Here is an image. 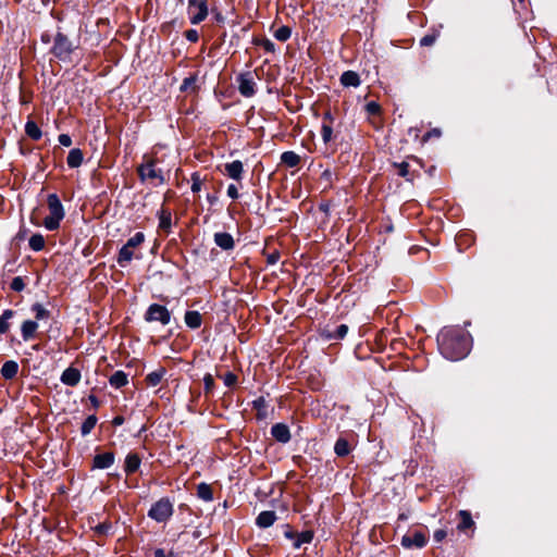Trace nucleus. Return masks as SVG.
<instances>
[{"label": "nucleus", "mask_w": 557, "mask_h": 557, "mask_svg": "<svg viewBox=\"0 0 557 557\" xmlns=\"http://www.w3.org/2000/svg\"><path fill=\"white\" fill-rule=\"evenodd\" d=\"M88 399L95 408L99 407V399L95 395H89Z\"/></svg>", "instance_id": "nucleus-56"}, {"label": "nucleus", "mask_w": 557, "mask_h": 557, "mask_svg": "<svg viewBox=\"0 0 557 557\" xmlns=\"http://www.w3.org/2000/svg\"><path fill=\"white\" fill-rule=\"evenodd\" d=\"M145 242V234L137 232L134 236L128 238L126 244L122 246L117 255V263L125 267L134 258V249L139 247Z\"/></svg>", "instance_id": "nucleus-3"}, {"label": "nucleus", "mask_w": 557, "mask_h": 557, "mask_svg": "<svg viewBox=\"0 0 557 557\" xmlns=\"http://www.w3.org/2000/svg\"><path fill=\"white\" fill-rule=\"evenodd\" d=\"M321 209L326 211L327 210V207L326 206H321Z\"/></svg>", "instance_id": "nucleus-62"}, {"label": "nucleus", "mask_w": 557, "mask_h": 557, "mask_svg": "<svg viewBox=\"0 0 557 557\" xmlns=\"http://www.w3.org/2000/svg\"><path fill=\"white\" fill-rule=\"evenodd\" d=\"M458 515L460 518V522L458 523L459 531H466L474 524L472 516L469 511L460 510Z\"/></svg>", "instance_id": "nucleus-29"}, {"label": "nucleus", "mask_w": 557, "mask_h": 557, "mask_svg": "<svg viewBox=\"0 0 557 557\" xmlns=\"http://www.w3.org/2000/svg\"><path fill=\"white\" fill-rule=\"evenodd\" d=\"M351 446L344 437H339L334 445V453L337 457H346L350 454Z\"/></svg>", "instance_id": "nucleus-25"}, {"label": "nucleus", "mask_w": 557, "mask_h": 557, "mask_svg": "<svg viewBox=\"0 0 557 557\" xmlns=\"http://www.w3.org/2000/svg\"><path fill=\"white\" fill-rule=\"evenodd\" d=\"M58 140H59L60 145H62L64 147H70L72 145V138L67 134H60L58 137Z\"/></svg>", "instance_id": "nucleus-47"}, {"label": "nucleus", "mask_w": 557, "mask_h": 557, "mask_svg": "<svg viewBox=\"0 0 557 557\" xmlns=\"http://www.w3.org/2000/svg\"><path fill=\"white\" fill-rule=\"evenodd\" d=\"M49 215L44 220V225L49 231H55L64 218V209L57 194H50L47 197Z\"/></svg>", "instance_id": "nucleus-2"}, {"label": "nucleus", "mask_w": 557, "mask_h": 557, "mask_svg": "<svg viewBox=\"0 0 557 557\" xmlns=\"http://www.w3.org/2000/svg\"><path fill=\"white\" fill-rule=\"evenodd\" d=\"M146 322H159L162 325H168L171 322V312L165 306L159 304H151L145 312Z\"/></svg>", "instance_id": "nucleus-6"}, {"label": "nucleus", "mask_w": 557, "mask_h": 557, "mask_svg": "<svg viewBox=\"0 0 557 557\" xmlns=\"http://www.w3.org/2000/svg\"><path fill=\"white\" fill-rule=\"evenodd\" d=\"M438 37V33L437 32H433L432 34H428L425 36H423L420 40V45L422 47H430L432 46L436 39Z\"/></svg>", "instance_id": "nucleus-42"}, {"label": "nucleus", "mask_w": 557, "mask_h": 557, "mask_svg": "<svg viewBox=\"0 0 557 557\" xmlns=\"http://www.w3.org/2000/svg\"><path fill=\"white\" fill-rule=\"evenodd\" d=\"M437 346L446 359L460 360L470 351L471 337L459 326H445L437 334Z\"/></svg>", "instance_id": "nucleus-1"}, {"label": "nucleus", "mask_w": 557, "mask_h": 557, "mask_svg": "<svg viewBox=\"0 0 557 557\" xmlns=\"http://www.w3.org/2000/svg\"><path fill=\"white\" fill-rule=\"evenodd\" d=\"M38 329V323L33 320H26L23 322L21 326L22 337L25 342L34 338L36 331Z\"/></svg>", "instance_id": "nucleus-18"}, {"label": "nucleus", "mask_w": 557, "mask_h": 557, "mask_svg": "<svg viewBox=\"0 0 557 557\" xmlns=\"http://www.w3.org/2000/svg\"><path fill=\"white\" fill-rule=\"evenodd\" d=\"M97 423V417L91 414V416H88L83 424H82V428H81V432L83 435H87L91 432V430L95 428Z\"/></svg>", "instance_id": "nucleus-36"}, {"label": "nucleus", "mask_w": 557, "mask_h": 557, "mask_svg": "<svg viewBox=\"0 0 557 557\" xmlns=\"http://www.w3.org/2000/svg\"><path fill=\"white\" fill-rule=\"evenodd\" d=\"M276 519H277V517H276L275 511H273V510L261 511L256 519V524L259 528L265 529V528L271 527L276 521Z\"/></svg>", "instance_id": "nucleus-16"}, {"label": "nucleus", "mask_w": 557, "mask_h": 557, "mask_svg": "<svg viewBox=\"0 0 557 557\" xmlns=\"http://www.w3.org/2000/svg\"><path fill=\"white\" fill-rule=\"evenodd\" d=\"M440 137L441 136V131L438 128H434L432 129L431 132L426 133L423 137V140H428L429 138L431 137Z\"/></svg>", "instance_id": "nucleus-51"}, {"label": "nucleus", "mask_w": 557, "mask_h": 557, "mask_svg": "<svg viewBox=\"0 0 557 557\" xmlns=\"http://www.w3.org/2000/svg\"><path fill=\"white\" fill-rule=\"evenodd\" d=\"M45 238L41 234H34L28 240L29 248L34 251H40L45 248Z\"/></svg>", "instance_id": "nucleus-34"}, {"label": "nucleus", "mask_w": 557, "mask_h": 557, "mask_svg": "<svg viewBox=\"0 0 557 557\" xmlns=\"http://www.w3.org/2000/svg\"><path fill=\"white\" fill-rule=\"evenodd\" d=\"M238 90L242 96L250 98L255 95L256 83L250 72L242 73L238 78Z\"/></svg>", "instance_id": "nucleus-9"}, {"label": "nucleus", "mask_w": 557, "mask_h": 557, "mask_svg": "<svg viewBox=\"0 0 557 557\" xmlns=\"http://www.w3.org/2000/svg\"><path fill=\"white\" fill-rule=\"evenodd\" d=\"M196 82V78L190 76V77H186L184 81H183V84L181 86V90L183 91H186L188 90L191 86H194Z\"/></svg>", "instance_id": "nucleus-48"}, {"label": "nucleus", "mask_w": 557, "mask_h": 557, "mask_svg": "<svg viewBox=\"0 0 557 557\" xmlns=\"http://www.w3.org/2000/svg\"><path fill=\"white\" fill-rule=\"evenodd\" d=\"M109 383L114 388H121L128 383V376L124 371H115L109 379Z\"/></svg>", "instance_id": "nucleus-24"}, {"label": "nucleus", "mask_w": 557, "mask_h": 557, "mask_svg": "<svg viewBox=\"0 0 557 557\" xmlns=\"http://www.w3.org/2000/svg\"><path fill=\"white\" fill-rule=\"evenodd\" d=\"M428 537L421 531H416L411 534H406L401 537V546L405 548H422L426 545Z\"/></svg>", "instance_id": "nucleus-10"}, {"label": "nucleus", "mask_w": 557, "mask_h": 557, "mask_svg": "<svg viewBox=\"0 0 557 557\" xmlns=\"http://www.w3.org/2000/svg\"><path fill=\"white\" fill-rule=\"evenodd\" d=\"M208 200L210 202H214L215 201V197L208 195Z\"/></svg>", "instance_id": "nucleus-61"}, {"label": "nucleus", "mask_w": 557, "mask_h": 557, "mask_svg": "<svg viewBox=\"0 0 557 557\" xmlns=\"http://www.w3.org/2000/svg\"><path fill=\"white\" fill-rule=\"evenodd\" d=\"M25 133L33 140H39L42 136L41 129L34 121H27L25 124Z\"/></svg>", "instance_id": "nucleus-28"}, {"label": "nucleus", "mask_w": 557, "mask_h": 557, "mask_svg": "<svg viewBox=\"0 0 557 557\" xmlns=\"http://www.w3.org/2000/svg\"><path fill=\"white\" fill-rule=\"evenodd\" d=\"M137 173L141 182H149L154 186L161 185L164 182L162 171L156 168L153 160L140 164L137 169Z\"/></svg>", "instance_id": "nucleus-5"}, {"label": "nucleus", "mask_w": 557, "mask_h": 557, "mask_svg": "<svg viewBox=\"0 0 557 557\" xmlns=\"http://www.w3.org/2000/svg\"><path fill=\"white\" fill-rule=\"evenodd\" d=\"M197 496L205 502H211L213 499L212 487L207 483H200L197 486Z\"/></svg>", "instance_id": "nucleus-30"}, {"label": "nucleus", "mask_w": 557, "mask_h": 557, "mask_svg": "<svg viewBox=\"0 0 557 557\" xmlns=\"http://www.w3.org/2000/svg\"><path fill=\"white\" fill-rule=\"evenodd\" d=\"M263 46H264L267 51H273L274 50V45L270 40H265Z\"/></svg>", "instance_id": "nucleus-58"}, {"label": "nucleus", "mask_w": 557, "mask_h": 557, "mask_svg": "<svg viewBox=\"0 0 557 557\" xmlns=\"http://www.w3.org/2000/svg\"><path fill=\"white\" fill-rule=\"evenodd\" d=\"M225 174L235 181H240L244 174V164L239 160L232 161L224 165Z\"/></svg>", "instance_id": "nucleus-12"}, {"label": "nucleus", "mask_w": 557, "mask_h": 557, "mask_svg": "<svg viewBox=\"0 0 557 557\" xmlns=\"http://www.w3.org/2000/svg\"><path fill=\"white\" fill-rule=\"evenodd\" d=\"M227 196L232 199H237L239 197L238 189L234 184L228 185Z\"/></svg>", "instance_id": "nucleus-50"}, {"label": "nucleus", "mask_w": 557, "mask_h": 557, "mask_svg": "<svg viewBox=\"0 0 557 557\" xmlns=\"http://www.w3.org/2000/svg\"><path fill=\"white\" fill-rule=\"evenodd\" d=\"M17 372H18V364L16 361H13V360L5 361L2 364L1 370H0L1 375L5 380H11V379L15 377Z\"/></svg>", "instance_id": "nucleus-21"}, {"label": "nucleus", "mask_w": 557, "mask_h": 557, "mask_svg": "<svg viewBox=\"0 0 557 557\" xmlns=\"http://www.w3.org/2000/svg\"><path fill=\"white\" fill-rule=\"evenodd\" d=\"M11 289L14 292H22L25 288L24 280L21 276H16L12 280Z\"/></svg>", "instance_id": "nucleus-44"}, {"label": "nucleus", "mask_w": 557, "mask_h": 557, "mask_svg": "<svg viewBox=\"0 0 557 557\" xmlns=\"http://www.w3.org/2000/svg\"><path fill=\"white\" fill-rule=\"evenodd\" d=\"M81 372L78 369L69 367L66 368L62 375H61V382L69 386H76L81 381Z\"/></svg>", "instance_id": "nucleus-14"}, {"label": "nucleus", "mask_w": 557, "mask_h": 557, "mask_svg": "<svg viewBox=\"0 0 557 557\" xmlns=\"http://www.w3.org/2000/svg\"><path fill=\"white\" fill-rule=\"evenodd\" d=\"M14 315V311L7 309L0 315V334H4L10 329V319Z\"/></svg>", "instance_id": "nucleus-32"}, {"label": "nucleus", "mask_w": 557, "mask_h": 557, "mask_svg": "<svg viewBox=\"0 0 557 557\" xmlns=\"http://www.w3.org/2000/svg\"><path fill=\"white\" fill-rule=\"evenodd\" d=\"M203 384H205V394L206 395L211 394L215 387V383H214V379H213L212 374L207 373L203 376Z\"/></svg>", "instance_id": "nucleus-40"}, {"label": "nucleus", "mask_w": 557, "mask_h": 557, "mask_svg": "<svg viewBox=\"0 0 557 557\" xmlns=\"http://www.w3.org/2000/svg\"><path fill=\"white\" fill-rule=\"evenodd\" d=\"M165 374H166L165 368L159 367L157 370L150 372L146 376L147 384L150 386H157L162 381V379L164 377Z\"/></svg>", "instance_id": "nucleus-27"}, {"label": "nucleus", "mask_w": 557, "mask_h": 557, "mask_svg": "<svg viewBox=\"0 0 557 557\" xmlns=\"http://www.w3.org/2000/svg\"><path fill=\"white\" fill-rule=\"evenodd\" d=\"M32 311L35 314V319L37 321L48 320L50 318V311L47 310L41 304H34L32 306Z\"/></svg>", "instance_id": "nucleus-33"}, {"label": "nucleus", "mask_w": 557, "mask_h": 557, "mask_svg": "<svg viewBox=\"0 0 557 557\" xmlns=\"http://www.w3.org/2000/svg\"><path fill=\"white\" fill-rule=\"evenodd\" d=\"M172 515L173 505L168 498H161L154 503L148 511V516L157 522H164L170 519Z\"/></svg>", "instance_id": "nucleus-7"}, {"label": "nucleus", "mask_w": 557, "mask_h": 557, "mask_svg": "<svg viewBox=\"0 0 557 557\" xmlns=\"http://www.w3.org/2000/svg\"><path fill=\"white\" fill-rule=\"evenodd\" d=\"M214 243L223 250H231L235 246L233 236L226 232L215 233Z\"/></svg>", "instance_id": "nucleus-15"}, {"label": "nucleus", "mask_w": 557, "mask_h": 557, "mask_svg": "<svg viewBox=\"0 0 557 557\" xmlns=\"http://www.w3.org/2000/svg\"><path fill=\"white\" fill-rule=\"evenodd\" d=\"M83 160H84L83 151L78 148H74V149L70 150L67 158H66V163L71 169H75V168H78L82 165Z\"/></svg>", "instance_id": "nucleus-22"}, {"label": "nucleus", "mask_w": 557, "mask_h": 557, "mask_svg": "<svg viewBox=\"0 0 557 557\" xmlns=\"http://www.w3.org/2000/svg\"><path fill=\"white\" fill-rule=\"evenodd\" d=\"M267 261L269 264H275L278 261V253L274 252L269 255Z\"/></svg>", "instance_id": "nucleus-52"}, {"label": "nucleus", "mask_w": 557, "mask_h": 557, "mask_svg": "<svg viewBox=\"0 0 557 557\" xmlns=\"http://www.w3.org/2000/svg\"><path fill=\"white\" fill-rule=\"evenodd\" d=\"M313 539V532L312 531H304L301 533L296 534V539L293 542L294 548L298 549L302 544L311 543Z\"/></svg>", "instance_id": "nucleus-31"}, {"label": "nucleus", "mask_w": 557, "mask_h": 557, "mask_svg": "<svg viewBox=\"0 0 557 557\" xmlns=\"http://www.w3.org/2000/svg\"><path fill=\"white\" fill-rule=\"evenodd\" d=\"M292 36V29L288 26H281L274 32V37L276 40L285 42Z\"/></svg>", "instance_id": "nucleus-35"}, {"label": "nucleus", "mask_w": 557, "mask_h": 557, "mask_svg": "<svg viewBox=\"0 0 557 557\" xmlns=\"http://www.w3.org/2000/svg\"><path fill=\"white\" fill-rule=\"evenodd\" d=\"M333 121H334V117H333L332 113L330 111H326L323 114V122L333 124Z\"/></svg>", "instance_id": "nucleus-53"}, {"label": "nucleus", "mask_w": 557, "mask_h": 557, "mask_svg": "<svg viewBox=\"0 0 557 557\" xmlns=\"http://www.w3.org/2000/svg\"><path fill=\"white\" fill-rule=\"evenodd\" d=\"M171 226V212L162 209L159 214V227L169 230Z\"/></svg>", "instance_id": "nucleus-37"}, {"label": "nucleus", "mask_w": 557, "mask_h": 557, "mask_svg": "<svg viewBox=\"0 0 557 557\" xmlns=\"http://www.w3.org/2000/svg\"><path fill=\"white\" fill-rule=\"evenodd\" d=\"M447 535V532L444 529H438L434 532L433 539L435 542H442Z\"/></svg>", "instance_id": "nucleus-49"}, {"label": "nucleus", "mask_w": 557, "mask_h": 557, "mask_svg": "<svg viewBox=\"0 0 557 557\" xmlns=\"http://www.w3.org/2000/svg\"><path fill=\"white\" fill-rule=\"evenodd\" d=\"M296 534L293 530H290L289 528H287V530L284 532V535L285 537H287L288 540H292V541H295L296 539Z\"/></svg>", "instance_id": "nucleus-54"}, {"label": "nucleus", "mask_w": 557, "mask_h": 557, "mask_svg": "<svg viewBox=\"0 0 557 557\" xmlns=\"http://www.w3.org/2000/svg\"><path fill=\"white\" fill-rule=\"evenodd\" d=\"M154 557H166V553L162 548H157L154 550Z\"/></svg>", "instance_id": "nucleus-59"}, {"label": "nucleus", "mask_w": 557, "mask_h": 557, "mask_svg": "<svg viewBox=\"0 0 557 557\" xmlns=\"http://www.w3.org/2000/svg\"><path fill=\"white\" fill-rule=\"evenodd\" d=\"M264 403H265L264 398L263 397H259L258 399H256L253 401V407L257 408V409H260L261 407L264 406Z\"/></svg>", "instance_id": "nucleus-55"}, {"label": "nucleus", "mask_w": 557, "mask_h": 557, "mask_svg": "<svg viewBox=\"0 0 557 557\" xmlns=\"http://www.w3.org/2000/svg\"><path fill=\"white\" fill-rule=\"evenodd\" d=\"M332 136H333L332 124L323 122L322 126H321V137H322L323 143L324 144L330 143L332 140Z\"/></svg>", "instance_id": "nucleus-38"}, {"label": "nucleus", "mask_w": 557, "mask_h": 557, "mask_svg": "<svg viewBox=\"0 0 557 557\" xmlns=\"http://www.w3.org/2000/svg\"><path fill=\"white\" fill-rule=\"evenodd\" d=\"M77 48L66 35L57 33L51 52L55 58L62 61L70 60L72 52Z\"/></svg>", "instance_id": "nucleus-4"}, {"label": "nucleus", "mask_w": 557, "mask_h": 557, "mask_svg": "<svg viewBox=\"0 0 557 557\" xmlns=\"http://www.w3.org/2000/svg\"><path fill=\"white\" fill-rule=\"evenodd\" d=\"M185 323L190 329H198L201 326L202 323V317L198 311H186L184 317Z\"/></svg>", "instance_id": "nucleus-23"}, {"label": "nucleus", "mask_w": 557, "mask_h": 557, "mask_svg": "<svg viewBox=\"0 0 557 557\" xmlns=\"http://www.w3.org/2000/svg\"><path fill=\"white\" fill-rule=\"evenodd\" d=\"M185 38L190 41V42H197L198 39H199V35H198V32L196 29H187L185 32Z\"/></svg>", "instance_id": "nucleus-46"}, {"label": "nucleus", "mask_w": 557, "mask_h": 557, "mask_svg": "<svg viewBox=\"0 0 557 557\" xmlns=\"http://www.w3.org/2000/svg\"><path fill=\"white\" fill-rule=\"evenodd\" d=\"M166 557H177V555L171 550L166 554Z\"/></svg>", "instance_id": "nucleus-60"}, {"label": "nucleus", "mask_w": 557, "mask_h": 557, "mask_svg": "<svg viewBox=\"0 0 557 557\" xmlns=\"http://www.w3.org/2000/svg\"><path fill=\"white\" fill-rule=\"evenodd\" d=\"M341 84L345 87H358L361 84V79L358 73L346 71L341 76Z\"/></svg>", "instance_id": "nucleus-19"}, {"label": "nucleus", "mask_w": 557, "mask_h": 557, "mask_svg": "<svg viewBox=\"0 0 557 557\" xmlns=\"http://www.w3.org/2000/svg\"><path fill=\"white\" fill-rule=\"evenodd\" d=\"M124 422V418L121 416L114 417L112 420L113 425H121Z\"/></svg>", "instance_id": "nucleus-57"}, {"label": "nucleus", "mask_w": 557, "mask_h": 557, "mask_svg": "<svg viewBox=\"0 0 557 557\" xmlns=\"http://www.w3.org/2000/svg\"><path fill=\"white\" fill-rule=\"evenodd\" d=\"M202 186V178L200 177V174L198 172H194L191 174V191L193 193H199L201 190Z\"/></svg>", "instance_id": "nucleus-41"}, {"label": "nucleus", "mask_w": 557, "mask_h": 557, "mask_svg": "<svg viewBox=\"0 0 557 557\" xmlns=\"http://www.w3.org/2000/svg\"><path fill=\"white\" fill-rule=\"evenodd\" d=\"M208 3L206 0H188L187 13L193 25L205 21L208 16Z\"/></svg>", "instance_id": "nucleus-8"}, {"label": "nucleus", "mask_w": 557, "mask_h": 557, "mask_svg": "<svg viewBox=\"0 0 557 557\" xmlns=\"http://www.w3.org/2000/svg\"><path fill=\"white\" fill-rule=\"evenodd\" d=\"M115 457L111 451L97 454L92 459V469H108L114 463Z\"/></svg>", "instance_id": "nucleus-11"}, {"label": "nucleus", "mask_w": 557, "mask_h": 557, "mask_svg": "<svg viewBox=\"0 0 557 557\" xmlns=\"http://www.w3.org/2000/svg\"><path fill=\"white\" fill-rule=\"evenodd\" d=\"M141 463V458L137 453H129L125 458L124 471L126 474L135 473Z\"/></svg>", "instance_id": "nucleus-17"}, {"label": "nucleus", "mask_w": 557, "mask_h": 557, "mask_svg": "<svg viewBox=\"0 0 557 557\" xmlns=\"http://www.w3.org/2000/svg\"><path fill=\"white\" fill-rule=\"evenodd\" d=\"M394 165L397 168V170H398L397 173L399 176L410 180L409 178V164L407 162L395 163Z\"/></svg>", "instance_id": "nucleus-43"}, {"label": "nucleus", "mask_w": 557, "mask_h": 557, "mask_svg": "<svg viewBox=\"0 0 557 557\" xmlns=\"http://www.w3.org/2000/svg\"><path fill=\"white\" fill-rule=\"evenodd\" d=\"M347 333H348V326L346 324H341L333 332L330 330H323L322 336L329 341L343 339L347 335Z\"/></svg>", "instance_id": "nucleus-20"}, {"label": "nucleus", "mask_w": 557, "mask_h": 557, "mask_svg": "<svg viewBox=\"0 0 557 557\" xmlns=\"http://www.w3.org/2000/svg\"><path fill=\"white\" fill-rule=\"evenodd\" d=\"M271 435L280 443L286 444L290 440L289 428L284 423H276L271 428Z\"/></svg>", "instance_id": "nucleus-13"}, {"label": "nucleus", "mask_w": 557, "mask_h": 557, "mask_svg": "<svg viewBox=\"0 0 557 557\" xmlns=\"http://www.w3.org/2000/svg\"><path fill=\"white\" fill-rule=\"evenodd\" d=\"M224 384L228 387L234 386L237 383V376L233 372H227L222 376Z\"/></svg>", "instance_id": "nucleus-45"}, {"label": "nucleus", "mask_w": 557, "mask_h": 557, "mask_svg": "<svg viewBox=\"0 0 557 557\" xmlns=\"http://www.w3.org/2000/svg\"><path fill=\"white\" fill-rule=\"evenodd\" d=\"M281 162L288 168H296L300 163V157L294 151H285L281 154Z\"/></svg>", "instance_id": "nucleus-26"}, {"label": "nucleus", "mask_w": 557, "mask_h": 557, "mask_svg": "<svg viewBox=\"0 0 557 557\" xmlns=\"http://www.w3.org/2000/svg\"><path fill=\"white\" fill-rule=\"evenodd\" d=\"M364 110L369 116H379L381 114V106L376 101H370L364 106Z\"/></svg>", "instance_id": "nucleus-39"}]
</instances>
